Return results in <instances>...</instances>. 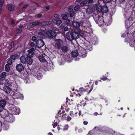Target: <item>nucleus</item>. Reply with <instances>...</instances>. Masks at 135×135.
<instances>
[{
    "mask_svg": "<svg viewBox=\"0 0 135 135\" xmlns=\"http://www.w3.org/2000/svg\"><path fill=\"white\" fill-rule=\"evenodd\" d=\"M79 33L76 32L69 31L66 34V38L68 40L70 41H72L74 40H76L79 37Z\"/></svg>",
    "mask_w": 135,
    "mask_h": 135,
    "instance_id": "1",
    "label": "nucleus"
},
{
    "mask_svg": "<svg viewBox=\"0 0 135 135\" xmlns=\"http://www.w3.org/2000/svg\"><path fill=\"white\" fill-rule=\"evenodd\" d=\"M86 22V21L82 20L80 22V23L75 21L73 20L72 22V25L74 27V29L75 28L76 29L78 30V29L80 25L85 26V23Z\"/></svg>",
    "mask_w": 135,
    "mask_h": 135,
    "instance_id": "2",
    "label": "nucleus"
},
{
    "mask_svg": "<svg viewBox=\"0 0 135 135\" xmlns=\"http://www.w3.org/2000/svg\"><path fill=\"white\" fill-rule=\"evenodd\" d=\"M5 121L8 122V123H12L15 120V117L12 114H9L5 117Z\"/></svg>",
    "mask_w": 135,
    "mask_h": 135,
    "instance_id": "3",
    "label": "nucleus"
},
{
    "mask_svg": "<svg viewBox=\"0 0 135 135\" xmlns=\"http://www.w3.org/2000/svg\"><path fill=\"white\" fill-rule=\"evenodd\" d=\"M10 110L11 113L15 115L18 114L20 112V109L17 107H11Z\"/></svg>",
    "mask_w": 135,
    "mask_h": 135,
    "instance_id": "4",
    "label": "nucleus"
},
{
    "mask_svg": "<svg viewBox=\"0 0 135 135\" xmlns=\"http://www.w3.org/2000/svg\"><path fill=\"white\" fill-rule=\"evenodd\" d=\"M78 51L79 56L82 58L85 57L87 54V53L85 49L79 50Z\"/></svg>",
    "mask_w": 135,
    "mask_h": 135,
    "instance_id": "5",
    "label": "nucleus"
},
{
    "mask_svg": "<svg viewBox=\"0 0 135 135\" xmlns=\"http://www.w3.org/2000/svg\"><path fill=\"white\" fill-rule=\"evenodd\" d=\"M46 34L49 38H52L56 36V33L55 31L50 30L46 32Z\"/></svg>",
    "mask_w": 135,
    "mask_h": 135,
    "instance_id": "6",
    "label": "nucleus"
},
{
    "mask_svg": "<svg viewBox=\"0 0 135 135\" xmlns=\"http://www.w3.org/2000/svg\"><path fill=\"white\" fill-rule=\"evenodd\" d=\"M40 21H37L31 23L27 26V27L30 29L36 26H40Z\"/></svg>",
    "mask_w": 135,
    "mask_h": 135,
    "instance_id": "7",
    "label": "nucleus"
},
{
    "mask_svg": "<svg viewBox=\"0 0 135 135\" xmlns=\"http://www.w3.org/2000/svg\"><path fill=\"white\" fill-rule=\"evenodd\" d=\"M93 3V0H85L80 3V4L81 6H85L88 3V4L89 6H90Z\"/></svg>",
    "mask_w": 135,
    "mask_h": 135,
    "instance_id": "8",
    "label": "nucleus"
},
{
    "mask_svg": "<svg viewBox=\"0 0 135 135\" xmlns=\"http://www.w3.org/2000/svg\"><path fill=\"white\" fill-rule=\"evenodd\" d=\"M12 98L14 99H21V100H23V95L20 94L19 92L14 93L12 96Z\"/></svg>",
    "mask_w": 135,
    "mask_h": 135,
    "instance_id": "9",
    "label": "nucleus"
},
{
    "mask_svg": "<svg viewBox=\"0 0 135 135\" xmlns=\"http://www.w3.org/2000/svg\"><path fill=\"white\" fill-rule=\"evenodd\" d=\"M25 66L21 63L17 64L16 67V70L19 72H21L24 70Z\"/></svg>",
    "mask_w": 135,
    "mask_h": 135,
    "instance_id": "10",
    "label": "nucleus"
},
{
    "mask_svg": "<svg viewBox=\"0 0 135 135\" xmlns=\"http://www.w3.org/2000/svg\"><path fill=\"white\" fill-rule=\"evenodd\" d=\"M95 10V8L93 6H89L86 10V12L87 15H90L93 13Z\"/></svg>",
    "mask_w": 135,
    "mask_h": 135,
    "instance_id": "11",
    "label": "nucleus"
},
{
    "mask_svg": "<svg viewBox=\"0 0 135 135\" xmlns=\"http://www.w3.org/2000/svg\"><path fill=\"white\" fill-rule=\"evenodd\" d=\"M2 127L4 130H7L9 128V126L8 122L6 121H4L3 124H2Z\"/></svg>",
    "mask_w": 135,
    "mask_h": 135,
    "instance_id": "12",
    "label": "nucleus"
},
{
    "mask_svg": "<svg viewBox=\"0 0 135 135\" xmlns=\"http://www.w3.org/2000/svg\"><path fill=\"white\" fill-rule=\"evenodd\" d=\"M44 45V43L42 39H38L36 42L37 46L38 48H41L43 47Z\"/></svg>",
    "mask_w": 135,
    "mask_h": 135,
    "instance_id": "13",
    "label": "nucleus"
},
{
    "mask_svg": "<svg viewBox=\"0 0 135 135\" xmlns=\"http://www.w3.org/2000/svg\"><path fill=\"white\" fill-rule=\"evenodd\" d=\"M56 46L57 49H59L61 47L62 45L63 41L60 39H57L56 40Z\"/></svg>",
    "mask_w": 135,
    "mask_h": 135,
    "instance_id": "14",
    "label": "nucleus"
},
{
    "mask_svg": "<svg viewBox=\"0 0 135 135\" xmlns=\"http://www.w3.org/2000/svg\"><path fill=\"white\" fill-rule=\"evenodd\" d=\"M85 91H86L85 89L84 88L82 87L80 88L79 90L78 94H76V95L77 96L78 95V97H79L81 96V94H83Z\"/></svg>",
    "mask_w": 135,
    "mask_h": 135,
    "instance_id": "15",
    "label": "nucleus"
},
{
    "mask_svg": "<svg viewBox=\"0 0 135 135\" xmlns=\"http://www.w3.org/2000/svg\"><path fill=\"white\" fill-rule=\"evenodd\" d=\"M100 11L102 13H106L108 11V8L106 6H103L100 7Z\"/></svg>",
    "mask_w": 135,
    "mask_h": 135,
    "instance_id": "16",
    "label": "nucleus"
},
{
    "mask_svg": "<svg viewBox=\"0 0 135 135\" xmlns=\"http://www.w3.org/2000/svg\"><path fill=\"white\" fill-rule=\"evenodd\" d=\"M52 23V22L51 21H44L41 22H40V26H46L51 25Z\"/></svg>",
    "mask_w": 135,
    "mask_h": 135,
    "instance_id": "17",
    "label": "nucleus"
},
{
    "mask_svg": "<svg viewBox=\"0 0 135 135\" xmlns=\"http://www.w3.org/2000/svg\"><path fill=\"white\" fill-rule=\"evenodd\" d=\"M94 84H93L92 85L90 84L89 85H87L86 87V88L85 89L86 91H87L88 92V90L89 89H90L89 91L88 92V94L89 93H90L92 89H93V86Z\"/></svg>",
    "mask_w": 135,
    "mask_h": 135,
    "instance_id": "18",
    "label": "nucleus"
},
{
    "mask_svg": "<svg viewBox=\"0 0 135 135\" xmlns=\"http://www.w3.org/2000/svg\"><path fill=\"white\" fill-rule=\"evenodd\" d=\"M3 90L7 94L9 93L11 90V88L7 85L4 86Z\"/></svg>",
    "mask_w": 135,
    "mask_h": 135,
    "instance_id": "19",
    "label": "nucleus"
},
{
    "mask_svg": "<svg viewBox=\"0 0 135 135\" xmlns=\"http://www.w3.org/2000/svg\"><path fill=\"white\" fill-rule=\"evenodd\" d=\"M6 104V100L2 99L0 100V106L3 108V109L5 106Z\"/></svg>",
    "mask_w": 135,
    "mask_h": 135,
    "instance_id": "20",
    "label": "nucleus"
},
{
    "mask_svg": "<svg viewBox=\"0 0 135 135\" xmlns=\"http://www.w3.org/2000/svg\"><path fill=\"white\" fill-rule=\"evenodd\" d=\"M68 11L69 12L70 16L71 17H73L75 14V12L73 11V9L70 7H69Z\"/></svg>",
    "mask_w": 135,
    "mask_h": 135,
    "instance_id": "21",
    "label": "nucleus"
},
{
    "mask_svg": "<svg viewBox=\"0 0 135 135\" xmlns=\"http://www.w3.org/2000/svg\"><path fill=\"white\" fill-rule=\"evenodd\" d=\"M21 63L23 64H26L27 63V58L23 55L20 58Z\"/></svg>",
    "mask_w": 135,
    "mask_h": 135,
    "instance_id": "22",
    "label": "nucleus"
},
{
    "mask_svg": "<svg viewBox=\"0 0 135 135\" xmlns=\"http://www.w3.org/2000/svg\"><path fill=\"white\" fill-rule=\"evenodd\" d=\"M19 58V56L18 54L13 55H11L10 57V59L13 60H15Z\"/></svg>",
    "mask_w": 135,
    "mask_h": 135,
    "instance_id": "23",
    "label": "nucleus"
},
{
    "mask_svg": "<svg viewBox=\"0 0 135 135\" xmlns=\"http://www.w3.org/2000/svg\"><path fill=\"white\" fill-rule=\"evenodd\" d=\"M71 55L73 57H76L79 56L78 51L77 50H74L72 51L71 52Z\"/></svg>",
    "mask_w": 135,
    "mask_h": 135,
    "instance_id": "24",
    "label": "nucleus"
},
{
    "mask_svg": "<svg viewBox=\"0 0 135 135\" xmlns=\"http://www.w3.org/2000/svg\"><path fill=\"white\" fill-rule=\"evenodd\" d=\"M103 18V16H99L98 15H96L93 17L94 20L96 22H98L99 18Z\"/></svg>",
    "mask_w": 135,
    "mask_h": 135,
    "instance_id": "25",
    "label": "nucleus"
},
{
    "mask_svg": "<svg viewBox=\"0 0 135 135\" xmlns=\"http://www.w3.org/2000/svg\"><path fill=\"white\" fill-rule=\"evenodd\" d=\"M61 50L64 53H66L69 51L68 47L64 45L61 47Z\"/></svg>",
    "mask_w": 135,
    "mask_h": 135,
    "instance_id": "26",
    "label": "nucleus"
},
{
    "mask_svg": "<svg viewBox=\"0 0 135 135\" xmlns=\"http://www.w3.org/2000/svg\"><path fill=\"white\" fill-rule=\"evenodd\" d=\"M27 58V63L29 65L32 64L33 62V60L32 58Z\"/></svg>",
    "mask_w": 135,
    "mask_h": 135,
    "instance_id": "27",
    "label": "nucleus"
},
{
    "mask_svg": "<svg viewBox=\"0 0 135 135\" xmlns=\"http://www.w3.org/2000/svg\"><path fill=\"white\" fill-rule=\"evenodd\" d=\"M103 18H99V20L98 21V22H96V23L98 24L101 26L102 24H103L104 23V20L103 19Z\"/></svg>",
    "mask_w": 135,
    "mask_h": 135,
    "instance_id": "28",
    "label": "nucleus"
},
{
    "mask_svg": "<svg viewBox=\"0 0 135 135\" xmlns=\"http://www.w3.org/2000/svg\"><path fill=\"white\" fill-rule=\"evenodd\" d=\"M39 59L41 62H45L46 60L45 59L43 55L40 56L39 57Z\"/></svg>",
    "mask_w": 135,
    "mask_h": 135,
    "instance_id": "29",
    "label": "nucleus"
},
{
    "mask_svg": "<svg viewBox=\"0 0 135 135\" xmlns=\"http://www.w3.org/2000/svg\"><path fill=\"white\" fill-rule=\"evenodd\" d=\"M5 70L7 72H8L10 69V67L8 64H6L5 66Z\"/></svg>",
    "mask_w": 135,
    "mask_h": 135,
    "instance_id": "30",
    "label": "nucleus"
},
{
    "mask_svg": "<svg viewBox=\"0 0 135 135\" xmlns=\"http://www.w3.org/2000/svg\"><path fill=\"white\" fill-rule=\"evenodd\" d=\"M34 54L28 52L27 55H26V58H32L33 57Z\"/></svg>",
    "mask_w": 135,
    "mask_h": 135,
    "instance_id": "31",
    "label": "nucleus"
},
{
    "mask_svg": "<svg viewBox=\"0 0 135 135\" xmlns=\"http://www.w3.org/2000/svg\"><path fill=\"white\" fill-rule=\"evenodd\" d=\"M42 75L41 73H38L36 77L38 80H40L42 78Z\"/></svg>",
    "mask_w": 135,
    "mask_h": 135,
    "instance_id": "32",
    "label": "nucleus"
},
{
    "mask_svg": "<svg viewBox=\"0 0 135 135\" xmlns=\"http://www.w3.org/2000/svg\"><path fill=\"white\" fill-rule=\"evenodd\" d=\"M61 16L62 17V19L63 20H66L68 18V17L67 15L65 14H62Z\"/></svg>",
    "mask_w": 135,
    "mask_h": 135,
    "instance_id": "33",
    "label": "nucleus"
},
{
    "mask_svg": "<svg viewBox=\"0 0 135 135\" xmlns=\"http://www.w3.org/2000/svg\"><path fill=\"white\" fill-rule=\"evenodd\" d=\"M6 76V73L5 72H3L0 75V77L1 78H4Z\"/></svg>",
    "mask_w": 135,
    "mask_h": 135,
    "instance_id": "34",
    "label": "nucleus"
},
{
    "mask_svg": "<svg viewBox=\"0 0 135 135\" xmlns=\"http://www.w3.org/2000/svg\"><path fill=\"white\" fill-rule=\"evenodd\" d=\"M35 51V49L34 47H32L31 49L28 50L27 51L28 53H32L34 54Z\"/></svg>",
    "mask_w": 135,
    "mask_h": 135,
    "instance_id": "35",
    "label": "nucleus"
},
{
    "mask_svg": "<svg viewBox=\"0 0 135 135\" xmlns=\"http://www.w3.org/2000/svg\"><path fill=\"white\" fill-rule=\"evenodd\" d=\"M80 6L79 5H77L74 8V9L75 11H77L79 10L80 8Z\"/></svg>",
    "mask_w": 135,
    "mask_h": 135,
    "instance_id": "36",
    "label": "nucleus"
},
{
    "mask_svg": "<svg viewBox=\"0 0 135 135\" xmlns=\"http://www.w3.org/2000/svg\"><path fill=\"white\" fill-rule=\"evenodd\" d=\"M11 59H7L8 61H7V64H9V65H11L12 64L13 62Z\"/></svg>",
    "mask_w": 135,
    "mask_h": 135,
    "instance_id": "37",
    "label": "nucleus"
},
{
    "mask_svg": "<svg viewBox=\"0 0 135 135\" xmlns=\"http://www.w3.org/2000/svg\"><path fill=\"white\" fill-rule=\"evenodd\" d=\"M86 49L88 50L89 51H91L92 50V47L91 45H90V46H88L86 47Z\"/></svg>",
    "mask_w": 135,
    "mask_h": 135,
    "instance_id": "38",
    "label": "nucleus"
},
{
    "mask_svg": "<svg viewBox=\"0 0 135 135\" xmlns=\"http://www.w3.org/2000/svg\"><path fill=\"white\" fill-rule=\"evenodd\" d=\"M61 20H58L56 21V24L57 25H59L62 23Z\"/></svg>",
    "mask_w": 135,
    "mask_h": 135,
    "instance_id": "39",
    "label": "nucleus"
},
{
    "mask_svg": "<svg viewBox=\"0 0 135 135\" xmlns=\"http://www.w3.org/2000/svg\"><path fill=\"white\" fill-rule=\"evenodd\" d=\"M71 119L72 118L69 115H68L66 117V120L67 122H69L71 120Z\"/></svg>",
    "mask_w": 135,
    "mask_h": 135,
    "instance_id": "40",
    "label": "nucleus"
},
{
    "mask_svg": "<svg viewBox=\"0 0 135 135\" xmlns=\"http://www.w3.org/2000/svg\"><path fill=\"white\" fill-rule=\"evenodd\" d=\"M32 40L34 42H35L37 40L36 37L34 36H33L32 38Z\"/></svg>",
    "mask_w": 135,
    "mask_h": 135,
    "instance_id": "41",
    "label": "nucleus"
},
{
    "mask_svg": "<svg viewBox=\"0 0 135 135\" xmlns=\"http://www.w3.org/2000/svg\"><path fill=\"white\" fill-rule=\"evenodd\" d=\"M67 116V114H62L61 115V116L62 117V118L64 119H65L66 120V116Z\"/></svg>",
    "mask_w": 135,
    "mask_h": 135,
    "instance_id": "42",
    "label": "nucleus"
},
{
    "mask_svg": "<svg viewBox=\"0 0 135 135\" xmlns=\"http://www.w3.org/2000/svg\"><path fill=\"white\" fill-rule=\"evenodd\" d=\"M100 79L103 81H105L107 80L108 79V78L105 77L104 76L102 78H100Z\"/></svg>",
    "mask_w": 135,
    "mask_h": 135,
    "instance_id": "43",
    "label": "nucleus"
},
{
    "mask_svg": "<svg viewBox=\"0 0 135 135\" xmlns=\"http://www.w3.org/2000/svg\"><path fill=\"white\" fill-rule=\"evenodd\" d=\"M15 45V42L14 41H11V42L10 46L11 47V48H12Z\"/></svg>",
    "mask_w": 135,
    "mask_h": 135,
    "instance_id": "44",
    "label": "nucleus"
},
{
    "mask_svg": "<svg viewBox=\"0 0 135 135\" xmlns=\"http://www.w3.org/2000/svg\"><path fill=\"white\" fill-rule=\"evenodd\" d=\"M68 98H66V100H67L66 101V104L64 105L63 106H64L65 107H66V106H68V104L69 105V103H68V100H67V99H68Z\"/></svg>",
    "mask_w": 135,
    "mask_h": 135,
    "instance_id": "45",
    "label": "nucleus"
},
{
    "mask_svg": "<svg viewBox=\"0 0 135 135\" xmlns=\"http://www.w3.org/2000/svg\"><path fill=\"white\" fill-rule=\"evenodd\" d=\"M66 20V24H68L71 23L69 19H67Z\"/></svg>",
    "mask_w": 135,
    "mask_h": 135,
    "instance_id": "46",
    "label": "nucleus"
},
{
    "mask_svg": "<svg viewBox=\"0 0 135 135\" xmlns=\"http://www.w3.org/2000/svg\"><path fill=\"white\" fill-rule=\"evenodd\" d=\"M70 115L72 117H74V113L72 111H71L70 112Z\"/></svg>",
    "mask_w": 135,
    "mask_h": 135,
    "instance_id": "47",
    "label": "nucleus"
},
{
    "mask_svg": "<svg viewBox=\"0 0 135 135\" xmlns=\"http://www.w3.org/2000/svg\"><path fill=\"white\" fill-rule=\"evenodd\" d=\"M3 4H0V14L1 13L2 11V7Z\"/></svg>",
    "mask_w": 135,
    "mask_h": 135,
    "instance_id": "48",
    "label": "nucleus"
},
{
    "mask_svg": "<svg viewBox=\"0 0 135 135\" xmlns=\"http://www.w3.org/2000/svg\"><path fill=\"white\" fill-rule=\"evenodd\" d=\"M6 84L9 86H12V83L11 82H9V81L7 82Z\"/></svg>",
    "mask_w": 135,
    "mask_h": 135,
    "instance_id": "49",
    "label": "nucleus"
},
{
    "mask_svg": "<svg viewBox=\"0 0 135 135\" xmlns=\"http://www.w3.org/2000/svg\"><path fill=\"white\" fill-rule=\"evenodd\" d=\"M111 0H103V2L104 3H107L110 2Z\"/></svg>",
    "mask_w": 135,
    "mask_h": 135,
    "instance_id": "50",
    "label": "nucleus"
},
{
    "mask_svg": "<svg viewBox=\"0 0 135 135\" xmlns=\"http://www.w3.org/2000/svg\"><path fill=\"white\" fill-rule=\"evenodd\" d=\"M8 9L10 11H12V8L11 6H9L8 8Z\"/></svg>",
    "mask_w": 135,
    "mask_h": 135,
    "instance_id": "51",
    "label": "nucleus"
},
{
    "mask_svg": "<svg viewBox=\"0 0 135 135\" xmlns=\"http://www.w3.org/2000/svg\"><path fill=\"white\" fill-rule=\"evenodd\" d=\"M30 45L31 47H34L35 46V44L34 42H31V43Z\"/></svg>",
    "mask_w": 135,
    "mask_h": 135,
    "instance_id": "52",
    "label": "nucleus"
},
{
    "mask_svg": "<svg viewBox=\"0 0 135 135\" xmlns=\"http://www.w3.org/2000/svg\"><path fill=\"white\" fill-rule=\"evenodd\" d=\"M17 30L18 31V32L19 33H21L22 31V29L21 28H18Z\"/></svg>",
    "mask_w": 135,
    "mask_h": 135,
    "instance_id": "53",
    "label": "nucleus"
},
{
    "mask_svg": "<svg viewBox=\"0 0 135 135\" xmlns=\"http://www.w3.org/2000/svg\"><path fill=\"white\" fill-rule=\"evenodd\" d=\"M68 125H67L64 128V129L65 130H68Z\"/></svg>",
    "mask_w": 135,
    "mask_h": 135,
    "instance_id": "54",
    "label": "nucleus"
},
{
    "mask_svg": "<svg viewBox=\"0 0 135 135\" xmlns=\"http://www.w3.org/2000/svg\"><path fill=\"white\" fill-rule=\"evenodd\" d=\"M57 122L55 123L53 125V127L54 128L55 127L57 126Z\"/></svg>",
    "mask_w": 135,
    "mask_h": 135,
    "instance_id": "55",
    "label": "nucleus"
},
{
    "mask_svg": "<svg viewBox=\"0 0 135 135\" xmlns=\"http://www.w3.org/2000/svg\"><path fill=\"white\" fill-rule=\"evenodd\" d=\"M4 2V0H0V4H3Z\"/></svg>",
    "mask_w": 135,
    "mask_h": 135,
    "instance_id": "56",
    "label": "nucleus"
},
{
    "mask_svg": "<svg viewBox=\"0 0 135 135\" xmlns=\"http://www.w3.org/2000/svg\"><path fill=\"white\" fill-rule=\"evenodd\" d=\"M68 29V27L67 26H65L64 29L65 31H67Z\"/></svg>",
    "mask_w": 135,
    "mask_h": 135,
    "instance_id": "57",
    "label": "nucleus"
},
{
    "mask_svg": "<svg viewBox=\"0 0 135 135\" xmlns=\"http://www.w3.org/2000/svg\"><path fill=\"white\" fill-rule=\"evenodd\" d=\"M42 16V15L40 13H39L37 14V17L38 18H40Z\"/></svg>",
    "mask_w": 135,
    "mask_h": 135,
    "instance_id": "58",
    "label": "nucleus"
},
{
    "mask_svg": "<svg viewBox=\"0 0 135 135\" xmlns=\"http://www.w3.org/2000/svg\"><path fill=\"white\" fill-rule=\"evenodd\" d=\"M38 34L39 35H41V36H43L44 35V34L42 32H39L38 33Z\"/></svg>",
    "mask_w": 135,
    "mask_h": 135,
    "instance_id": "59",
    "label": "nucleus"
},
{
    "mask_svg": "<svg viewBox=\"0 0 135 135\" xmlns=\"http://www.w3.org/2000/svg\"><path fill=\"white\" fill-rule=\"evenodd\" d=\"M83 124L85 125H86L88 124V122L86 121H84L83 122Z\"/></svg>",
    "mask_w": 135,
    "mask_h": 135,
    "instance_id": "60",
    "label": "nucleus"
},
{
    "mask_svg": "<svg viewBox=\"0 0 135 135\" xmlns=\"http://www.w3.org/2000/svg\"><path fill=\"white\" fill-rule=\"evenodd\" d=\"M41 30H43V31H44L46 30V28L45 27H41L40 28Z\"/></svg>",
    "mask_w": 135,
    "mask_h": 135,
    "instance_id": "61",
    "label": "nucleus"
},
{
    "mask_svg": "<svg viewBox=\"0 0 135 135\" xmlns=\"http://www.w3.org/2000/svg\"><path fill=\"white\" fill-rule=\"evenodd\" d=\"M57 129L58 131H59L60 130L61 128H60V126H59V125H58L57 126Z\"/></svg>",
    "mask_w": 135,
    "mask_h": 135,
    "instance_id": "62",
    "label": "nucleus"
},
{
    "mask_svg": "<svg viewBox=\"0 0 135 135\" xmlns=\"http://www.w3.org/2000/svg\"><path fill=\"white\" fill-rule=\"evenodd\" d=\"M28 6V5H24V6L22 7V9H24V8H26V7L27 6Z\"/></svg>",
    "mask_w": 135,
    "mask_h": 135,
    "instance_id": "63",
    "label": "nucleus"
},
{
    "mask_svg": "<svg viewBox=\"0 0 135 135\" xmlns=\"http://www.w3.org/2000/svg\"><path fill=\"white\" fill-rule=\"evenodd\" d=\"M11 23L12 24H13L15 23V22L13 20H12L11 22Z\"/></svg>",
    "mask_w": 135,
    "mask_h": 135,
    "instance_id": "64",
    "label": "nucleus"
}]
</instances>
